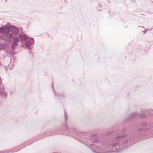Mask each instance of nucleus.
Listing matches in <instances>:
<instances>
[{
    "instance_id": "obj_1",
    "label": "nucleus",
    "mask_w": 153,
    "mask_h": 153,
    "mask_svg": "<svg viewBox=\"0 0 153 153\" xmlns=\"http://www.w3.org/2000/svg\"><path fill=\"white\" fill-rule=\"evenodd\" d=\"M1 38L3 40L7 41L9 42L10 41L11 39H13L14 37L13 34L10 32L4 34L1 36Z\"/></svg>"
},
{
    "instance_id": "obj_2",
    "label": "nucleus",
    "mask_w": 153,
    "mask_h": 153,
    "mask_svg": "<svg viewBox=\"0 0 153 153\" xmlns=\"http://www.w3.org/2000/svg\"><path fill=\"white\" fill-rule=\"evenodd\" d=\"M10 26L11 25H8L3 27H0V32L5 34L10 32Z\"/></svg>"
},
{
    "instance_id": "obj_3",
    "label": "nucleus",
    "mask_w": 153,
    "mask_h": 153,
    "mask_svg": "<svg viewBox=\"0 0 153 153\" xmlns=\"http://www.w3.org/2000/svg\"><path fill=\"white\" fill-rule=\"evenodd\" d=\"M34 43L33 39L31 38L30 39H28L25 43V46L27 47V48L29 49H31L30 45H33Z\"/></svg>"
},
{
    "instance_id": "obj_4",
    "label": "nucleus",
    "mask_w": 153,
    "mask_h": 153,
    "mask_svg": "<svg viewBox=\"0 0 153 153\" xmlns=\"http://www.w3.org/2000/svg\"><path fill=\"white\" fill-rule=\"evenodd\" d=\"M11 33H12L13 35H16L19 32V30L18 28L14 26H10V30Z\"/></svg>"
},
{
    "instance_id": "obj_5",
    "label": "nucleus",
    "mask_w": 153,
    "mask_h": 153,
    "mask_svg": "<svg viewBox=\"0 0 153 153\" xmlns=\"http://www.w3.org/2000/svg\"><path fill=\"white\" fill-rule=\"evenodd\" d=\"M19 36L20 39L22 41H25L26 40L28 39L29 38L27 36L23 34H19Z\"/></svg>"
},
{
    "instance_id": "obj_6",
    "label": "nucleus",
    "mask_w": 153,
    "mask_h": 153,
    "mask_svg": "<svg viewBox=\"0 0 153 153\" xmlns=\"http://www.w3.org/2000/svg\"><path fill=\"white\" fill-rule=\"evenodd\" d=\"M110 147L113 149V150L114 149H117L118 150L120 149L119 146L117 145L116 144H113L110 146Z\"/></svg>"
},
{
    "instance_id": "obj_7",
    "label": "nucleus",
    "mask_w": 153,
    "mask_h": 153,
    "mask_svg": "<svg viewBox=\"0 0 153 153\" xmlns=\"http://www.w3.org/2000/svg\"><path fill=\"white\" fill-rule=\"evenodd\" d=\"M7 46V44L6 43H0V50L5 49Z\"/></svg>"
},
{
    "instance_id": "obj_8",
    "label": "nucleus",
    "mask_w": 153,
    "mask_h": 153,
    "mask_svg": "<svg viewBox=\"0 0 153 153\" xmlns=\"http://www.w3.org/2000/svg\"><path fill=\"white\" fill-rule=\"evenodd\" d=\"M0 94L3 96L6 97L7 96V94L4 91L1 90L0 91Z\"/></svg>"
},
{
    "instance_id": "obj_9",
    "label": "nucleus",
    "mask_w": 153,
    "mask_h": 153,
    "mask_svg": "<svg viewBox=\"0 0 153 153\" xmlns=\"http://www.w3.org/2000/svg\"><path fill=\"white\" fill-rule=\"evenodd\" d=\"M14 42L17 43L19 40V39L17 37H15L12 39Z\"/></svg>"
},
{
    "instance_id": "obj_10",
    "label": "nucleus",
    "mask_w": 153,
    "mask_h": 153,
    "mask_svg": "<svg viewBox=\"0 0 153 153\" xmlns=\"http://www.w3.org/2000/svg\"><path fill=\"white\" fill-rule=\"evenodd\" d=\"M17 45V43L14 42L12 45L11 48L13 49H14L16 47Z\"/></svg>"
},
{
    "instance_id": "obj_11",
    "label": "nucleus",
    "mask_w": 153,
    "mask_h": 153,
    "mask_svg": "<svg viewBox=\"0 0 153 153\" xmlns=\"http://www.w3.org/2000/svg\"><path fill=\"white\" fill-rule=\"evenodd\" d=\"M91 140H84V142H87L88 143V144H89V145H91V146H94L95 145H94L93 144H90V141H91L92 140H91Z\"/></svg>"
},
{
    "instance_id": "obj_12",
    "label": "nucleus",
    "mask_w": 153,
    "mask_h": 153,
    "mask_svg": "<svg viewBox=\"0 0 153 153\" xmlns=\"http://www.w3.org/2000/svg\"><path fill=\"white\" fill-rule=\"evenodd\" d=\"M137 113H132L131 114V117L132 118H133L134 117H135L137 115Z\"/></svg>"
},
{
    "instance_id": "obj_13",
    "label": "nucleus",
    "mask_w": 153,
    "mask_h": 153,
    "mask_svg": "<svg viewBox=\"0 0 153 153\" xmlns=\"http://www.w3.org/2000/svg\"><path fill=\"white\" fill-rule=\"evenodd\" d=\"M93 142L94 143H97V142L96 141H93Z\"/></svg>"
},
{
    "instance_id": "obj_14",
    "label": "nucleus",
    "mask_w": 153,
    "mask_h": 153,
    "mask_svg": "<svg viewBox=\"0 0 153 153\" xmlns=\"http://www.w3.org/2000/svg\"><path fill=\"white\" fill-rule=\"evenodd\" d=\"M146 31V30H145L144 31H143V32L144 33H145Z\"/></svg>"
},
{
    "instance_id": "obj_15",
    "label": "nucleus",
    "mask_w": 153,
    "mask_h": 153,
    "mask_svg": "<svg viewBox=\"0 0 153 153\" xmlns=\"http://www.w3.org/2000/svg\"><path fill=\"white\" fill-rule=\"evenodd\" d=\"M65 119H66V115H65Z\"/></svg>"
},
{
    "instance_id": "obj_16",
    "label": "nucleus",
    "mask_w": 153,
    "mask_h": 153,
    "mask_svg": "<svg viewBox=\"0 0 153 153\" xmlns=\"http://www.w3.org/2000/svg\"><path fill=\"white\" fill-rule=\"evenodd\" d=\"M118 139H119V137H117V139L118 140Z\"/></svg>"
},
{
    "instance_id": "obj_17",
    "label": "nucleus",
    "mask_w": 153,
    "mask_h": 153,
    "mask_svg": "<svg viewBox=\"0 0 153 153\" xmlns=\"http://www.w3.org/2000/svg\"><path fill=\"white\" fill-rule=\"evenodd\" d=\"M142 27V28H144V27Z\"/></svg>"
},
{
    "instance_id": "obj_18",
    "label": "nucleus",
    "mask_w": 153,
    "mask_h": 153,
    "mask_svg": "<svg viewBox=\"0 0 153 153\" xmlns=\"http://www.w3.org/2000/svg\"><path fill=\"white\" fill-rule=\"evenodd\" d=\"M6 1H7V0H6Z\"/></svg>"
}]
</instances>
